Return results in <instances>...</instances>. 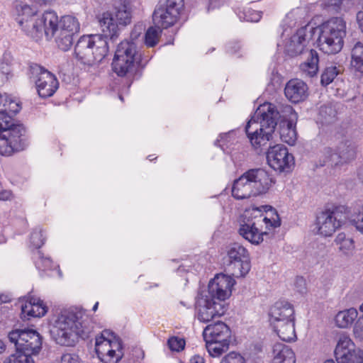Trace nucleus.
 Segmentation results:
<instances>
[{"mask_svg":"<svg viewBox=\"0 0 363 363\" xmlns=\"http://www.w3.org/2000/svg\"><path fill=\"white\" fill-rule=\"evenodd\" d=\"M281 225L277 212L270 206H252L242 215L239 234L253 245L263 241V235Z\"/></svg>","mask_w":363,"mask_h":363,"instance_id":"f257e3e1","label":"nucleus"},{"mask_svg":"<svg viewBox=\"0 0 363 363\" xmlns=\"http://www.w3.org/2000/svg\"><path fill=\"white\" fill-rule=\"evenodd\" d=\"M93 326L91 319L82 310L65 311L55 320L51 335L55 341L62 346L74 345L78 338L86 339Z\"/></svg>","mask_w":363,"mask_h":363,"instance_id":"f03ea898","label":"nucleus"},{"mask_svg":"<svg viewBox=\"0 0 363 363\" xmlns=\"http://www.w3.org/2000/svg\"><path fill=\"white\" fill-rule=\"evenodd\" d=\"M279 118V111L272 104L264 103L257 108L245 126L247 138L255 149L265 147L272 139Z\"/></svg>","mask_w":363,"mask_h":363,"instance_id":"7ed1b4c3","label":"nucleus"},{"mask_svg":"<svg viewBox=\"0 0 363 363\" xmlns=\"http://www.w3.org/2000/svg\"><path fill=\"white\" fill-rule=\"evenodd\" d=\"M318 45L325 54L334 55L341 51L346 35V23L340 17H333L320 26Z\"/></svg>","mask_w":363,"mask_h":363,"instance_id":"20e7f679","label":"nucleus"},{"mask_svg":"<svg viewBox=\"0 0 363 363\" xmlns=\"http://www.w3.org/2000/svg\"><path fill=\"white\" fill-rule=\"evenodd\" d=\"M108 52L107 40L99 34L82 36L74 48L77 58L88 65L100 62Z\"/></svg>","mask_w":363,"mask_h":363,"instance_id":"39448f33","label":"nucleus"},{"mask_svg":"<svg viewBox=\"0 0 363 363\" xmlns=\"http://www.w3.org/2000/svg\"><path fill=\"white\" fill-rule=\"evenodd\" d=\"M203 337L209 354L213 357H218L229 349L231 330L225 323L218 321L204 328Z\"/></svg>","mask_w":363,"mask_h":363,"instance_id":"423d86ee","label":"nucleus"},{"mask_svg":"<svg viewBox=\"0 0 363 363\" xmlns=\"http://www.w3.org/2000/svg\"><path fill=\"white\" fill-rule=\"evenodd\" d=\"M5 123L0 121V155L9 157L24 150L28 143L23 125L9 128V122Z\"/></svg>","mask_w":363,"mask_h":363,"instance_id":"0eeeda50","label":"nucleus"},{"mask_svg":"<svg viewBox=\"0 0 363 363\" xmlns=\"http://www.w3.org/2000/svg\"><path fill=\"white\" fill-rule=\"evenodd\" d=\"M95 350L103 363H118L123 357L121 340L108 330L96 337Z\"/></svg>","mask_w":363,"mask_h":363,"instance_id":"6e6552de","label":"nucleus"},{"mask_svg":"<svg viewBox=\"0 0 363 363\" xmlns=\"http://www.w3.org/2000/svg\"><path fill=\"white\" fill-rule=\"evenodd\" d=\"M137 55V48L134 43L128 40L120 43L112 62L113 72L120 77L133 73L138 62Z\"/></svg>","mask_w":363,"mask_h":363,"instance_id":"1a4fd4ad","label":"nucleus"},{"mask_svg":"<svg viewBox=\"0 0 363 363\" xmlns=\"http://www.w3.org/2000/svg\"><path fill=\"white\" fill-rule=\"evenodd\" d=\"M8 337L17 351L30 356L38 354L42 347V337L33 329L13 330L9 333Z\"/></svg>","mask_w":363,"mask_h":363,"instance_id":"9d476101","label":"nucleus"},{"mask_svg":"<svg viewBox=\"0 0 363 363\" xmlns=\"http://www.w3.org/2000/svg\"><path fill=\"white\" fill-rule=\"evenodd\" d=\"M225 259L229 267L233 269V274L243 277L250 270V257L248 250L242 245L234 242L226 247Z\"/></svg>","mask_w":363,"mask_h":363,"instance_id":"9b49d317","label":"nucleus"},{"mask_svg":"<svg viewBox=\"0 0 363 363\" xmlns=\"http://www.w3.org/2000/svg\"><path fill=\"white\" fill-rule=\"evenodd\" d=\"M30 79L35 82L38 95L42 98L52 96L59 86L56 77L38 64L30 65Z\"/></svg>","mask_w":363,"mask_h":363,"instance_id":"f8f14e48","label":"nucleus"},{"mask_svg":"<svg viewBox=\"0 0 363 363\" xmlns=\"http://www.w3.org/2000/svg\"><path fill=\"white\" fill-rule=\"evenodd\" d=\"M225 312L224 305L211 296L202 294L196 301V317L202 323H208L216 317H220Z\"/></svg>","mask_w":363,"mask_h":363,"instance_id":"ddd939ff","label":"nucleus"},{"mask_svg":"<svg viewBox=\"0 0 363 363\" xmlns=\"http://www.w3.org/2000/svg\"><path fill=\"white\" fill-rule=\"evenodd\" d=\"M334 352L337 363H363V351L345 334L340 335Z\"/></svg>","mask_w":363,"mask_h":363,"instance_id":"4468645a","label":"nucleus"},{"mask_svg":"<svg viewBox=\"0 0 363 363\" xmlns=\"http://www.w3.org/2000/svg\"><path fill=\"white\" fill-rule=\"evenodd\" d=\"M324 155L327 160L325 162H330L334 166L343 164L355 158L356 145L352 141L342 138L335 151L331 147H325Z\"/></svg>","mask_w":363,"mask_h":363,"instance_id":"2eb2a0df","label":"nucleus"},{"mask_svg":"<svg viewBox=\"0 0 363 363\" xmlns=\"http://www.w3.org/2000/svg\"><path fill=\"white\" fill-rule=\"evenodd\" d=\"M268 164L275 171L289 172L294 165L293 155L283 145L271 147L267 152Z\"/></svg>","mask_w":363,"mask_h":363,"instance_id":"dca6fc26","label":"nucleus"},{"mask_svg":"<svg viewBox=\"0 0 363 363\" xmlns=\"http://www.w3.org/2000/svg\"><path fill=\"white\" fill-rule=\"evenodd\" d=\"M78 20L69 15L64 16L59 21L58 33L56 43L61 50H69L73 43L74 35L79 31Z\"/></svg>","mask_w":363,"mask_h":363,"instance_id":"f3484780","label":"nucleus"},{"mask_svg":"<svg viewBox=\"0 0 363 363\" xmlns=\"http://www.w3.org/2000/svg\"><path fill=\"white\" fill-rule=\"evenodd\" d=\"M337 211L325 210L321 211L316 217V228L318 233L324 236H331L338 228H340L343 220Z\"/></svg>","mask_w":363,"mask_h":363,"instance_id":"a211bd4d","label":"nucleus"},{"mask_svg":"<svg viewBox=\"0 0 363 363\" xmlns=\"http://www.w3.org/2000/svg\"><path fill=\"white\" fill-rule=\"evenodd\" d=\"M235 283V280L231 277L222 274H218L209 282L208 291L205 294L221 302L230 296L232 287Z\"/></svg>","mask_w":363,"mask_h":363,"instance_id":"6ab92c4d","label":"nucleus"},{"mask_svg":"<svg viewBox=\"0 0 363 363\" xmlns=\"http://www.w3.org/2000/svg\"><path fill=\"white\" fill-rule=\"evenodd\" d=\"M256 196L264 194L276 182L274 177L262 168L251 169L246 172Z\"/></svg>","mask_w":363,"mask_h":363,"instance_id":"aec40b11","label":"nucleus"},{"mask_svg":"<svg viewBox=\"0 0 363 363\" xmlns=\"http://www.w3.org/2000/svg\"><path fill=\"white\" fill-rule=\"evenodd\" d=\"M284 111L286 115L282 116L283 119L279 125L280 138L282 142L294 145L297 139V133L292 121L293 117L296 116V113L291 106H286Z\"/></svg>","mask_w":363,"mask_h":363,"instance_id":"412c9836","label":"nucleus"},{"mask_svg":"<svg viewBox=\"0 0 363 363\" xmlns=\"http://www.w3.org/2000/svg\"><path fill=\"white\" fill-rule=\"evenodd\" d=\"M311 36L308 34L306 27H302L293 35L285 46L286 53L295 57L303 53L309 43Z\"/></svg>","mask_w":363,"mask_h":363,"instance_id":"4be33fe9","label":"nucleus"},{"mask_svg":"<svg viewBox=\"0 0 363 363\" xmlns=\"http://www.w3.org/2000/svg\"><path fill=\"white\" fill-rule=\"evenodd\" d=\"M21 110L20 104L12 99L6 94H0V121L5 124L6 121L9 122V128L22 124L15 123L12 119L13 116L16 115Z\"/></svg>","mask_w":363,"mask_h":363,"instance_id":"5701e85b","label":"nucleus"},{"mask_svg":"<svg viewBox=\"0 0 363 363\" xmlns=\"http://www.w3.org/2000/svg\"><path fill=\"white\" fill-rule=\"evenodd\" d=\"M269 322L271 325L284 321L295 319L293 306L284 301L276 302L269 309Z\"/></svg>","mask_w":363,"mask_h":363,"instance_id":"b1692460","label":"nucleus"},{"mask_svg":"<svg viewBox=\"0 0 363 363\" xmlns=\"http://www.w3.org/2000/svg\"><path fill=\"white\" fill-rule=\"evenodd\" d=\"M21 318L30 319V318H40L46 314L48 308L40 298L28 296L21 303Z\"/></svg>","mask_w":363,"mask_h":363,"instance_id":"393cba45","label":"nucleus"},{"mask_svg":"<svg viewBox=\"0 0 363 363\" xmlns=\"http://www.w3.org/2000/svg\"><path fill=\"white\" fill-rule=\"evenodd\" d=\"M308 86L301 79H293L289 80L284 88L286 97L292 103H299L304 101L308 96Z\"/></svg>","mask_w":363,"mask_h":363,"instance_id":"a878e982","label":"nucleus"},{"mask_svg":"<svg viewBox=\"0 0 363 363\" xmlns=\"http://www.w3.org/2000/svg\"><path fill=\"white\" fill-rule=\"evenodd\" d=\"M40 16L42 36H45L47 40L53 37L57 40L58 33L59 18L57 13L53 11H46Z\"/></svg>","mask_w":363,"mask_h":363,"instance_id":"bb28decb","label":"nucleus"},{"mask_svg":"<svg viewBox=\"0 0 363 363\" xmlns=\"http://www.w3.org/2000/svg\"><path fill=\"white\" fill-rule=\"evenodd\" d=\"M232 195L235 199L238 200L256 196L251 182L246 176V172L234 181L232 187Z\"/></svg>","mask_w":363,"mask_h":363,"instance_id":"cd10ccee","label":"nucleus"},{"mask_svg":"<svg viewBox=\"0 0 363 363\" xmlns=\"http://www.w3.org/2000/svg\"><path fill=\"white\" fill-rule=\"evenodd\" d=\"M99 24L103 33L101 35L106 40L110 38L113 40L118 35V26L116 22L113 13L104 12L99 16Z\"/></svg>","mask_w":363,"mask_h":363,"instance_id":"c85d7f7f","label":"nucleus"},{"mask_svg":"<svg viewBox=\"0 0 363 363\" xmlns=\"http://www.w3.org/2000/svg\"><path fill=\"white\" fill-rule=\"evenodd\" d=\"M172 11L163 7L162 5L157 7L152 16L155 25L161 28H167L173 26L177 21L179 16L174 14L172 16Z\"/></svg>","mask_w":363,"mask_h":363,"instance_id":"c756f323","label":"nucleus"},{"mask_svg":"<svg viewBox=\"0 0 363 363\" xmlns=\"http://www.w3.org/2000/svg\"><path fill=\"white\" fill-rule=\"evenodd\" d=\"M273 363H296L294 351L282 343H275L273 345Z\"/></svg>","mask_w":363,"mask_h":363,"instance_id":"7c9ffc66","label":"nucleus"},{"mask_svg":"<svg viewBox=\"0 0 363 363\" xmlns=\"http://www.w3.org/2000/svg\"><path fill=\"white\" fill-rule=\"evenodd\" d=\"M294 321L295 319L284 321L283 323H277V324L272 326L281 340L285 342H291L296 339Z\"/></svg>","mask_w":363,"mask_h":363,"instance_id":"2f4dec72","label":"nucleus"},{"mask_svg":"<svg viewBox=\"0 0 363 363\" xmlns=\"http://www.w3.org/2000/svg\"><path fill=\"white\" fill-rule=\"evenodd\" d=\"M319 57L316 50L311 49L308 53L306 60L300 65L302 75L313 77L318 71Z\"/></svg>","mask_w":363,"mask_h":363,"instance_id":"473e14b6","label":"nucleus"},{"mask_svg":"<svg viewBox=\"0 0 363 363\" xmlns=\"http://www.w3.org/2000/svg\"><path fill=\"white\" fill-rule=\"evenodd\" d=\"M40 23V16L38 15L28 21H21L20 27L26 35L35 40H39L43 38Z\"/></svg>","mask_w":363,"mask_h":363,"instance_id":"72a5a7b5","label":"nucleus"},{"mask_svg":"<svg viewBox=\"0 0 363 363\" xmlns=\"http://www.w3.org/2000/svg\"><path fill=\"white\" fill-rule=\"evenodd\" d=\"M113 17L118 26H127L132 19L131 9L129 4L125 1L115 6Z\"/></svg>","mask_w":363,"mask_h":363,"instance_id":"f704fd0d","label":"nucleus"},{"mask_svg":"<svg viewBox=\"0 0 363 363\" xmlns=\"http://www.w3.org/2000/svg\"><path fill=\"white\" fill-rule=\"evenodd\" d=\"M334 243L339 251L346 256L352 255L354 250V240L345 233H338Z\"/></svg>","mask_w":363,"mask_h":363,"instance_id":"c9c22d12","label":"nucleus"},{"mask_svg":"<svg viewBox=\"0 0 363 363\" xmlns=\"http://www.w3.org/2000/svg\"><path fill=\"white\" fill-rule=\"evenodd\" d=\"M357 315V311L354 308L339 311L335 318L336 325L340 328H346L353 323Z\"/></svg>","mask_w":363,"mask_h":363,"instance_id":"e433bc0d","label":"nucleus"},{"mask_svg":"<svg viewBox=\"0 0 363 363\" xmlns=\"http://www.w3.org/2000/svg\"><path fill=\"white\" fill-rule=\"evenodd\" d=\"M16 10L17 13L16 21L19 26H21V21H28L38 16V11L35 7L22 2L16 4Z\"/></svg>","mask_w":363,"mask_h":363,"instance_id":"4c0bfd02","label":"nucleus"},{"mask_svg":"<svg viewBox=\"0 0 363 363\" xmlns=\"http://www.w3.org/2000/svg\"><path fill=\"white\" fill-rule=\"evenodd\" d=\"M351 67L355 71L363 73V44L357 42L351 52Z\"/></svg>","mask_w":363,"mask_h":363,"instance_id":"58836bf2","label":"nucleus"},{"mask_svg":"<svg viewBox=\"0 0 363 363\" xmlns=\"http://www.w3.org/2000/svg\"><path fill=\"white\" fill-rule=\"evenodd\" d=\"M162 29L160 27L155 26L150 27L145 34V44L147 47H155L159 42Z\"/></svg>","mask_w":363,"mask_h":363,"instance_id":"ea45409f","label":"nucleus"},{"mask_svg":"<svg viewBox=\"0 0 363 363\" xmlns=\"http://www.w3.org/2000/svg\"><path fill=\"white\" fill-rule=\"evenodd\" d=\"M341 72L340 66L330 65L325 67L321 74L320 82L323 86H328Z\"/></svg>","mask_w":363,"mask_h":363,"instance_id":"a19ab883","label":"nucleus"},{"mask_svg":"<svg viewBox=\"0 0 363 363\" xmlns=\"http://www.w3.org/2000/svg\"><path fill=\"white\" fill-rule=\"evenodd\" d=\"M4 363H35L32 357L17 351L5 359Z\"/></svg>","mask_w":363,"mask_h":363,"instance_id":"79ce46f5","label":"nucleus"},{"mask_svg":"<svg viewBox=\"0 0 363 363\" xmlns=\"http://www.w3.org/2000/svg\"><path fill=\"white\" fill-rule=\"evenodd\" d=\"M35 267L42 271H47L52 268V262L49 257H45L40 251H37L35 257Z\"/></svg>","mask_w":363,"mask_h":363,"instance_id":"37998d69","label":"nucleus"},{"mask_svg":"<svg viewBox=\"0 0 363 363\" xmlns=\"http://www.w3.org/2000/svg\"><path fill=\"white\" fill-rule=\"evenodd\" d=\"M45 238L43 235V230L40 228H36L30 235V242L34 247L38 249L45 243Z\"/></svg>","mask_w":363,"mask_h":363,"instance_id":"c03bdc74","label":"nucleus"},{"mask_svg":"<svg viewBox=\"0 0 363 363\" xmlns=\"http://www.w3.org/2000/svg\"><path fill=\"white\" fill-rule=\"evenodd\" d=\"M162 6L172 11V16H174V14L179 16L184 6V0H166L165 4Z\"/></svg>","mask_w":363,"mask_h":363,"instance_id":"a18cd8bd","label":"nucleus"},{"mask_svg":"<svg viewBox=\"0 0 363 363\" xmlns=\"http://www.w3.org/2000/svg\"><path fill=\"white\" fill-rule=\"evenodd\" d=\"M262 13L261 11L247 9L242 12V16L240 15V18L249 22H258L262 18Z\"/></svg>","mask_w":363,"mask_h":363,"instance_id":"49530a36","label":"nucleus"},{"mask_svg":"<svg viewBox=\"0 0 363 363\" xmlns=\"http://www.w3.org/2000/svg\"><path fill=\"white\" fill-rule=\"evenodd\" d=\"M169 349L172 351L179 352L185 347V340L177 337H172L167 341Z\"/></svg>","mask_w":363,"mask_h":363,"instance_id":"de8ad7c7","label":"nucleus"},{"mask_svg":"<svg viewBox=\"0 0 363 363\" xmlns=\"http://www.w3.org/2000/svg\"><path fill=\"white\" fill-rule=\"evenodd\" d=\"M351 222L355 229L363 235V206L361 207L358 213L354 215Z\"/></svg>","mask_w":363,"mask_h":363,"instance_id":"09e8293b","label":"nucleus"},{"mask_svg":"<svg viewBox=\"0 0 363 363\" xmlns=\"http://www.w3.org/2000/svg\"><path fill=\"white\" fill-rule=\"evenodd\" d=\"M343 0H323V7L333 12H339L342 9Z\"/></svg>","mask_w":363,"mask_h":363,"instance_id":"8fccbe9b","label":"nucleus"},{"mask_svg":"<svg viewBox=\"0 0 363 363\" xmlns=\"http://www.w3.org/2000/svg\"><path fill=\"white\" fill-rule=\"evenodd\" d=\"M220 363H245V359L240 354L232 352L225 355Z\"/></svg>","mask_w":363,"mask_h":363,"instance_id":"3c124183","label":"nucleus"},{"mask_svg":"<svg viewBox=\"0 0 363 363\" xmlns=\"http://www.w3.org/2000/svg\"><path fill=\"white\" fill-rule=\"evenodd\" d=\"M59 363H81V359L76 353L67 352L61 356Z\"/></svg>","mask_w":363,"mask_h":363,"instance_id":"603ef678","label":"nucleus"},{"mask_svg":"<svg viewBox=\"0 0 363 363\" xmlns=\"http://www.w3.org/2000/svg\"><path fill=\"white\" fill-rule=\"evenodd\" d=\"M296 286L300 293L303 294L306 291V281L303 277L296 278Z\"/></svg>","mask_w":363,"mask_h":363,"instance_id":"864d4df0","label":"nucleus"},{"mask_svg":"<svg viewBox=\"0 0 363 363\" xmlns=\"http://www.w3.org/2000/svg\"><path fill=\"white\" fill-rule=\"evenodd\" d=\"M11 197V193L10 191H1L0 192V201H6Z\"/></svg>","mask_w":363,"mask_h":363,"instance_id":"5fc2aeb1","label":"nucleus"},{"mask_svg":"<svg viewBox=\"0 0 363 363\" xmlns=\"http://www.w3.org/2000/svg\"><path fill=\"white\" fill-rule=\"evenodd\" d=\"M190 363H205L204 359L199 355H194L190 359Z\"/></svg>","mask_w":363,"mask_h":363,"instance_id":"6e6d98bb","label":"nucleus"},{"mask_svg":"<svg viewBox=\"0 0 363 363\" xmlns=\"http://www.w3.org/2000/svg\"><path fill=\"white\" fill-rule=\"evenodd\" d=\"M40 5L51 4L55 0H37Z\"/></svg>","mask_w":363,"mask_h":363,"instance_id":"4d7b16f0","label":"nucleus"},{"mask_svg":"<svg viewBox=\"0 0 363 363\" xmlns=\"http://www.w3.org/2000/svg\"><path fill=\"white\" fill-rule=\"evenodd\" d=\"M9 301V299L7 296H4V295L0 296V304L2 303H6Z\"/></svg>","mask_w":363,"mask_h":363,"instance_id":"13d9d810","label":"nucleus"},{"mask_svg":"<svg viewBox=\"0 0 363 363\" xmlns=\"http://www.w3.org/2000/svg\"><path fill=\"white\" fill-rule=\"evenodd\" d=\"M357 174L359 179L361 180L362 182H363V167L359 169Z\"/></svg>","mask_w":363,"mask_h":363,"instance_id":"bf43d9fd","label":"nucleus"},{"mask_svg":"<svg viewBox=\"0 0 363 363\" xmlns=\"http://www.w3.org/2000/svg\"><path fill=\"white\" fill-rule=\"evenodd\" d=\"M4 350H5L4 343L1 340H0V354L4 352Z\"/></svg>","mask_w":363,"mask_h":363,"instance_id":"052dcab7","label":"nucleus"},{"mask_svg":"<svg viewBox=\"0 0 363 363\" xmlns=\"http://www.w3.org/2000/svg\"><path fill=\"white\" fill-rule=\"evenodd\" d=\"M98 306H99V302H96V303L94 304V306H93L92 310H93L94 311H96L97 310V308H98Z\"/></svg>","mask_w":363,"mask_h":363,"instance_id":"680f3d73","label":"nucleus"},{"mask_svg":"<svg viewBox=\"0 0 363 363\" xmlns=\"http://www.w3.org/2000/svg\"><path fill=\"white\" fill-rule=\"evenodd\" d=\"M233 47H228V52H236L237 50H233Z\"/></svg>","mask_w":363,"mask_h":363,"instance_id":"e2e57ef3","label":"nucleus"},{"mask_svg":"<svg viewBox=\"0 0 363 363\" xmlns=\"http://www.w3.org/2000/svg\"><path fill=\"white\" fill-rule=\"evenodd\" d=\"M324 363H335L333 359H328Z\"/></svg>","mask_w":363,"mask_h":363,"instance_id":"0e129e2a","label":"nucleus"},{"mask_svg":"<svg viewBox=\"0 0 363 363\" xmlns=\"http://www.w3.org/2000/svg\"><path fill=\"white\" fill-rule=\"evenodd\" d=\"M359 310L363 312V303L361 304V306H359Z\"/></svg>","mask_w":363,"mask_h":363,"instance_id":"69168bd1","label":"nucleus"},{"mask_svg":"<svg viewBox=\"0 0 363 363\" xmlns=\"http://www.w3.org/2000/svg\"><path fill=\"white\" fill-rule=\"evenodd\" d=\"M120 99L123 101V97L121 96H120Z\"/></svg>","mask_w":363,"mask_h":363,"instance_id":"338daca9","label":"nucleus"}]
</instances>
